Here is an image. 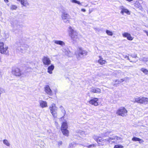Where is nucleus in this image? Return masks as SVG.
I'll use <instances>...</instances> for the list:
<instances>
[{"label": "nucleus", "mask_w": 148, "mask_h": 148, "mask_svg": "<svg viewBox=\"0 0 148 148\" xmlns=\"http://www.w3.org/2000/svg\"><path fill=\"white\" fill-rule=\"evenodd\" d=\"M68 32L69 36L74 41H76L78 40V34L76 31L70 26L69 27Z\"/></svg>", "instance_id": "obj_1"}, {"label": "nucleus", "mask_w": 148, "mask_h": 148, "mask_svg": "<svg viewBox=\"0 0 148 148\" xmlns=\"http://www.w3.org/2000/svg\"><path fill=\"white\" fill-rule=\"evenodd\" d=\"M132 101L143 104H148V98L145 97H137L134 99Z\"/></svg>", "instance_id": "obj_2"}, {"label": "nucleus", "mask_w": 148, "mask_h": 148, "mask_svg": "<svg viewBox=\"0 0 148 148\" xmlns=\"http://www.w3.org/2000/svg\"><path fill=\"white\" fill-rule=\"evenodd\" d=\"M49 108L54 118V119L57 118L58 116L57 111L58 108L56 106V104L54 103L51 104Z\"/></svg>", "instance_id": "obj_3"}, {"label": "nucleus", "mask_w": 148, "mask_h": 148, "mask_svg": "<svg viewBox=\"0 0 148 148\" xmlns=\"http://www.w3.org/2000/svg\"><path fill=\"white\" fill-rule=\"evenodd\" d=\"M8 47L4 46V44L3 42H0V53H1L8 55L9 52L8 50Z\"/></svg>", "instance_id": "obj_4"}, {"label": "nucleus", "mask_w": 148, "mask_h": 148, "mask_svg": "<svg viewBox=\"0 0 148 148\" xmlns=\"http://www.w3.org/2000/svg\"><path fill=\"white\" fill-rule=\"evenodd\" d=\"M127 110L124 107H121L116 111V114L118 115L124 117L127 115Z\"/></svg>", "instance_id": "obj_5"}, {"label": "nucleus", "mask_w": 148, "mask_h": 148, "mask_svg": "<svg viewBox=\"0 0 148 148\" xmlns=\"http://www.w3.org/2000/svg\"><path fill=\"white\" fill-rule=\"evenodd\" d=\"M122 138L119 137L115 136L109 138L108 140V141L110 143H117L122 140Z\"/></svg>", "instance_id": "obj_6"}, {"label": "nucleus", "mask_w": 148, "mask_h": 148, "mask_svg": "<svg viewBox=\"0 0 148 148\" xmlns=\"http://www.w3.org/2000/svg\"><path fill=\"white\" fill-rule=\"evenodd\" d=\"M88 52L85 50H83L82 48H79L78 53L76 54V56L77 58H82L84 56L87 55Z\"/></svg>", "instance_id": "obj_7"}, {"label": "nucleus", "mask_w": 148, "mask_h": 148, "mask_svg": "<svg viewBox=\"0 0 148 148\" xmlns=\"http://www.w3.org/2000/svg\"><path fill=\"white\" fill-rule=\"evenodd\" d=\"M70 15L66 12H63L61 15L62 20L65 23H68L69 21L68 19L70 18Z\"/></svg>", "instance_id": "obj_8"}, {"label": "nucleus", "mask_w": 148, "mask_h": 148, "mask_svg": "<svg viewBox=\"0 0 148 148\" xmlns=\"http://www.w3.org/2000/svg\"><path fill=\"white\" fill-rule=\"evenodd\" d=\"M43 64L45 66H48L50 64L51 61L50 58L48 57L44 56L42 59Z\"/></svg>", "instance_id": "obj_9"}, {"label": "nucleus", "mask_w": 148, "mask_h": 148, "mask_svg": "<svg viewBox=\"0 0 148 148\" xmlns=\"http://www.w3.org/2000/svg\"><path fill=\"white\" fill-rule=\"evenodd\" d=\"M90 104L95 106H98L99 104V99L96 98H94L89 101Z\"/></svg>", "instance_id": "obj_10"}, {"label": "nucleus", "mask_w": 148, "mask_h": 148, "mask_svg": "<svg viewBox=\"0 0 148 148\" xmlns=\"http://www.w3.org/2000/svg\"><path fill=\"white\" fill-rule=\"evenodd\" d=\"M13 74L17 76H21L22 75V73L20 69L18 68H15L12 71Z\"/></svg>", "instance_id": "obj_11"}, {"label": "nucleus", "mask_w": 148, "mask_h": 148, "mask_svg": "<svg viewBox=\"0 0 148 148\" xmlns=\"http://www.w3.org/2000/svg\"><path fill=\"white\" fill-rule=\"evenodd\" d=\"M122 35L123 37L126 38L129 40H132L134 38V37L131 36L130 33L128 32H124L122 33Z\"/></svg>", "instance_id": "obj_12"}, {"label": "nucleus", "mask_w": 148, "mask_h": 148, "mask_svg": "<svg viewBox=\"0 0 148 148\" xmlns=\"http://www.w3.org/2000/svg\"><path fill=\"white\" fill-rule=\"evenodd\" d=\"M45 91L48 95L51 96L52 95V91L49 85H46L44 88Z\"/></svg>", "instance_id": "obj_13"}, {"label": "nucleus", "mask_w": 148, "mask_h": 148, "mask_svg": "<svg viewBox=\"0 0 148 148\" xmlns=\"http://www.w3.org/2000/svg\"><path fill=\"white\" fill-rule=\"evenodd\" d=\"M18 1L19 2L21 5L25 7H27L29 5V3L28 1V0H16Z\"/></svg>", "instance_id": "obj_14"}, {"label": "nucleus", "mask_w": 148, "mask_h": 148, "mask_svg": "<svg viewBox=\"0 0 148 148\" xmlns=\"http://www.w3.org/2000/svg\"><path fill=\"white\" fill-rule=\"evenodd\" d=\"M90 92L93 93H100L101 92V90L99 88L92 87L90 89Z\"/></svg>", "instance_id": "obj_15"}, {"label": "nucleus", "mask_w": 148, "mask_h": 148, "mask_svg": "<svg viewBox=\"0 0 148 148\" xmlns=\"http://www.w3.org/2000/svg\"><path fill=\"white\" fill-rule=\"evenodd\" d=\"M39 103L40 107L42 108L47 107L48 106L47 102L46 101L40 100L39 101Z\"/></svg>", "instance_id": "obj_16"}, {"label": "nucleus", "mask_w": 148, "mask_h": 148, "mask_svg": "<svg viewBox=\"0 0 148 148\" xmlns=\"http://www.w3.org/2000/svg\"><path fill=\"white\" fill-rule=\"evenodd\" d=\"M121 9V13L122 15H123L124 13H125L127 14L130 15V11L127 9L125 8L124 7L122 6L120 7Z\"/></svg>", "instance_id": "obj_17"}, {"label": "nucleus", "mask_w": 148, "mask_h": 148, "mask_svg": "<svg viewBox=\"0 0 148 148\" xmlns=\"http://www.w3.org/2000/svg\"><path fill=\"white\" fill-rule=\"evenodd\" d=\"M54 69V66L53 64L49 66L47 69V72L49 74L53 73V71Z\"/></svg>", "instance_id": "obj_18"}, {"label": "nucleus", "mask_w": 148, "mask_h": 148, "mask_svg": "<svg viewBox=\"0 0 148 148\" xmlns=\"http://www.w3.org/2000/svg\"><path fill=\"white\" fill-rule=\"evenodd\" d=\"M68 128V125L67 121L66 120H64L62 123L61 126V130H64L67 129Z\"/></svg>", "instance_id": "obj_19"}, {"label": "nucleus", "mask_w": 148, "mask_h": 148, "mask_svg": "<svg viewBox=\"0 0 148 148\" xmlns=\"http://www.w3.org/2000/svg\"><path fill=\"white\" fill-rule=\"evenodd\" d=\"M93 138L98 143L99 142H101L102 141H103L101 137H99L98 136L96 135L93 136Z\"/></svg>", "instance_id": "obj_20"}, {"label": "nucleus", "mask_w": 148, "mask_h": 148, "mask_svg": "<svg viewBox=\"0 0 148 148\" xmlns=\"http://www.w3.org/2000/svg\"><path fill=\"white\" fill-rule=\"evenodd\" d=\"M132 140L134 141H138L140 144L143 143L144 142L143 140L141 139L134 137L132 138Z\"/></svg>", "instance_id": "obj_21"}, {"label": "nucleus", "mask_w": 148, "mask_h": 148, "mask_svg": "<svg viewBox=\"0 0 148 148\" xmlns=\"http://www.w3.org/2000/svg\"><path fill=\"white\" fill-rule=\"evenodd\" d=\"M99 59L98 60V62L100 64H105L106 63V60H103L101 56H99Z\"/></svg>", "instance_id": "obj_22"}, {"label": "nucleus", "mask_w": 148, "mask_h": 148, "mask_svg": "<svg viewBox=\"0 0 148 148\" xmlns=\"http://www.w3.org/2000/svg\"><path fill=\"white\" fill-rule=\"evenodd\" d=\"M54 43L56 44L60 45L61 46L65 45V43L63 41L60 40H55L54 41Z\"/></svg>", "instance_id": "obj_23"}, {"label": "nucleus", "mask_w": 148, "mask_h": 148, "mask_svg": "<svg viewBox=\"0 0 148 148\" xmlns=\"http://www.w3.org/2000/svg\"><path fill=\"white\" fill-rule=\"evenodd\" d=\"M61 131L63 134L66 136H68L69 135V131L67 130V129H64L61 130Z\"/></svg>", "instance_id": "obj_24"}, {"label": "nucleus", "mask_w": 148, "mask_h": 148, "mask_svg": "<svg viewBox=\"0 0 148 148\" xmlns=\"http://www.w3.org/2000/svg\"><path fill=\"white\" fill-rule=\"evenodd\" d=\"M3 143L8 147H10V144L9 141L7 139H4L3 140Z\"/></svg>", "instance_id": "obj_25"}, {"label": "nucleus", "mask_w": 148, "mask_h": 148, "mask_svg": "<svg viewBox=\"0 0 148 148\" xmlns=\"http://www.w3.org/2000/svg\"><path fill=\"white\" fill-rule=\"evenodd\" d=\"M78 132L81 136H82L84 137L86 136V133L83 131L82 130H79L77 132Z\"/></svg>", "instance_id": "obj_26"}, {"label": "nucleus", "mask_w": 148, "mask_h": 148, "mask_svg": "<svg viewBox=\"0 0 148 148\" xmlns=\"http://www.w3.org/2000/svg\"><path fill=\"white\" fill-rule=\"evenodd\" d=\"M10 10H16L17 9V7L16 5H12L10 6Z\"/></svg>", "instance_id": "obj_27"}, {"label": "nucleus", "mask_w": 148, "mask_h": 148, "mask_svg": "<svg viewBox=\"0 0 148 148\" xmlns=\"http://www.w3.org/2000/svg\"><path fill=\"white\" fill-rule=\"evenodd\" d=\"M141 71L146 75H148V70L144 68H142L140 69Z\"/></svg>", "instance_id": "obj_28"}, {"label": "nucleus", "mask_w": 148, "mask_h": 148, "mask_svg": "<svg viewBox=\"0 0 148 148\" xmlns=\"http://www.w3.org/2000/svg\"><path fill=\"white\" fill-rule=\"evenodd\" d=\"M71 1L72 3H76L79 5H81V3L79 1H78L76 0H71Z\"/></svg>", "instance_id": "obj_29"}, {"label": "nucleus", "mask_w": 148, "mask_h": 148, "mask_svg": "<svg viewBox=\"0 0 148 148\" xmlns=\"http://www.w3.org/2000/svg\"><path fill=\"white\" fill-rule=\"evenodd\" d=\"M106 32L108 35L110 36H112L113 34V33L112 31L108 30H106Z\"/></svg>", "instance_id": "obj_30"}, {"label": "nucleus", "mask_w": 148, "mask_h": 148, "mask_svg": "<svg viewBox=\"0 0 148 148\" xmlns=\"http://www.w3.org/2000/svg\"><path fill=\"white\" fill-rule=\"evenodd\" d=\"M114 148H124V147L121 145H116L114 146Z\"/></svg>", "instance_id": "obj_31"}, {"label": "nucleus", "mask_w": 148, "mask_h": 148, "mask_svg": "<svg viewBox=\"0 0 148 148\" xmlns=\"http://www.w3.org/2000/svg\"><path fill=\"white\" fill-rule=\"evenodd\" d=\"M59 108L61 110L62 112L64 113V114H65V111L64 110L63 107L62 106H60Z\"/></svg>", "instance_id": "obj_32"}, {"label": "nucleus", "mask_w": 148, "mask_h": 148, "mask_svg": "<svg viewBox=\"0 0 148 148\" xmlns=\"http://www.w3.org/2000/svg\"><path fill=\"white\" fill-rule=\"evenodd\" d=\"M142 60L146 64V62H147L148 60V58L145 57L143 58L142 59Z\"/></svg>", "instance_id": "obj_33"}, {"label": "nucleus", "mask_w": 148, "mask_h": 148, "mask_svg": "<svg viewBox=\"0 0 148 148\" xmlns=\"http://www.w3.org/2000/svg\"><path fill=\"white\" fill-rule=\"evenodd\" d=\"M95 146V145L94 144H92V145H89L88 146H87V147L88 148H90L91 147H94Z\"/></svg>", "instance_id": "obj_34"}, {"label": "nucleus", "mask_w": 148, "mask_h": 148, "mask_svg": "<svg viewBox=\"0 0 148 148\" xmlns=\"http://www.w3.org/2000/svg\"><path fill=\"white\" fill-rule=\"evenodd\" d=\"M124 81V79H120V81H119V80H117L116 81V82L117 81H118V83H119V82H123V81Z\"/></svg>", "instance_id": "obj_35"}, {"label": "nucleus", "mask_w": 148, "mask_h": 148, "mask_svg": "<svg viewBox=\"0 0 148 148\" xmlns=\"http://www.w3.org/2000/svg\"><path fill=\"white\" fill-rule=\"evenodd\" d=\"M58 145L59 146H60L62 144V142L61 141H59L58 142Z\"/></svg>", "instance_id": "obj_36"}, {"label": "nucleus", "mask_w": 148, "mask_h": 148, "mask_svg": "<svg viewBox=\"0 0 148 148\" xmlns=\"http://www.w3.org/2000/svg\"><path fill=\"white\" fill-rule=\"evenodd\" d=\"M54 92L55 93V94H56L57 93V92H58V90L57 89H54Z\"/></svg>", "instance_id": "obj_37"}, {"label": "nucleus", "mask_w": 148, "mask_h": 148, "mask_svg": "<svg viewBox=\"0 0 148 148\" xmlns=\"http://www.w3.org/2000/svg\"><path fill=\"white\" fill-rule=\"evenodd\" d=\"M81 11H83V12H85L86 11V10L85 9H81Z\"/></svg>", "instance_id": "obj_38"}, {"label": "nucleus", "mask_w": 148, "mask_h": 148, "mask_svg": "<svg viewBox=\"0 0 148 148\" xmlns=\"http://www.w3.org/2000/svg\"><path fill=\"white\" fill-rule=\"evenodd\" d=\"M145 33H146L147 35L148 36V32L145 31Z\"/></svg>", "instance_id": "obj_39"}, {"label": "nucleus", "mask_w": 148, "mask_h": 148, "mask_svg": "<svg viewBox=\"0 0 148 148\" xmlns=\"http://www.w3.org/2000/svg\"><path fill=\"white\" fill-rule=\"evenodd\" d=\"M4 1L6 3H8V2L9 1L8 0H4Z\"/></svg>", "instance_id": "obj_40"}, {"label": "nucleus", "mask_w": 148, "mask_h": 148, "mask_svg": "<svg viewBox=\"0 0 148 148\" xmlns=\"http://www.w3.org/2000/svg\"><path fill=\"white\" fill-rule=\"evenodd\" d=\"M109 132H108L106 133V135H108V134H109Z\"/></svg>", "instance_id": "obj_41"}, {"label": "nucleus", "mask_w": 148, "mask_h": 148, "mask_svg": "<svg viewBox=\"0 0 148 148\" xmlns=\"http://www.w3.org/2000/svg\"><path fill=\"white\" fill-rule=\"evenodd\" d=\"M64 119V117L63 116L62 117H61V118L60 119V120H62V119Z\"/></svg>", "instance_id": "obj_42"}, {"label": "nucleus", "mask_w": 148, "mask_h": 148, "mask_svg": "<svg viewBox=\"0 0 148 148\" xmlns=\"http://www.w3.org/2000/svg\"><path fill=\"white\" fill-rule=\"evenodd\" d=\"M1 62V56L0 55V62Z\"/></svg>", "instance_id": "obj_43"}, {"label": "nucleus", "mask_w": 148, "mask_h": 148, "mask_svg": "<svg viewBox=\"0 0 148 148\" xmlns=\"http://www.w3.org/2000/svg\"><path fill=\"white\" fill-rule=\"evenodd\" d=\"M55 124L56 125H57L58 124V123H57L56 122H55Z\"/></svg>", "instance_id": "obj_44"}, {"label": "nucleus", "mask_w": 148, "mask_h": 148, "mask_svg": "<svg viewBox=\"0 0 148 148\" xmlns=\"http://www.w3.org/2000/svg\"><path fill=\"white\" fill-rule=\"evenodd\" d=\"M147 65H148V61L147 62H146V64Z\"/></svg>", "instance_id": "obj_45"}, {"label": "nucleus", "mask_w": 148, "mask_h": 148, "mask_svg": "<svg viewBox=\"0 0 148 148\" xmlns=\"http://www.w3.org/2000/svg\"><path fill=\"white\" fill-rule=\"evenodd\" d=\"M65 54L66 55H67V54L66 53Z\"/></svg>", "instance_id": "obj_46"}]
</instances>
